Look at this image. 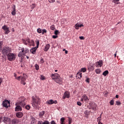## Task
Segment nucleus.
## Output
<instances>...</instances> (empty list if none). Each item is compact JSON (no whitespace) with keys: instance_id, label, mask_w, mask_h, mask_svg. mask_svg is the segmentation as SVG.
Here are the masks:
<instances>
[{"instance_id":"f257e3e1","label":"nucleus","mask_w":124,"mask_h":124,"mask_svg":"<svg viewBox=\"0 0 124 124\" xmlns=\"http://www.w3.org/2000/svg\"><path fill=\"white\" fill-rule=\"evenodd\" d=\"M18 102L16 105L15 111L18 112L22 111V107H24L26 105V98L25 97H20L18 99Z\"/></svg>"},{"instance_id":"f03ea898","label":"nucleus","mask_w":124,"mask_h":124,"mask_svg":"<svg viewBox=\"0 0 124 124\" xmlns=\"http://www.w3.org/2000/svg\"><path fill=\"white\" fill-rule=\"evenodd\" d=\"M40 98L37 96H32V106L33 107H37L40 104Z\"/></svg>"},{"instance_id":"7ed1b4c3","label":"nucleus","mask_w":124,"mask_h":124,"mask_svg":"<svg viewBox=\"0 0 124 124\" xmlns=\"http://www.w3.org/2000/svg\"><path fill=\"white\" fill-rule=\"evenodd\" d=\"M51 78L54 80L56 83H60L62 81V78L58 73H55L51 75Z\"/></svg>"},{"instance_id":"20e7f679","label":"nucleus","mask_w":124,"mask_h":124,"mask_svg":"<svg viewBox=\"0 0 124 124\" xmlns=\"http://www.w3.org/2000/svg\"><path fill=\"white\" fill-rule=\"evenodd\" d=\"M27 75H26L25 74H23V76H20L17 78H16L17 80H18V81H20V79H21V84H22L23 85H24V86H25V85H26V84L25 81H26V80H27Z\"/></svg>"},{"instance_id":"39448f33","label":"nucleus","mask_w":124,"mask_h":124,"mask_svg":"<svg viewBox=\"0 0 124 124\" xmlns=\"http://www.w3.org/2000/svg\"><path fill=\"white\" fill-rule=\"evenodd\" d=\"M7 58L8 61H10V62H12V61H15L16 59V55H15V54L14 53H10L7 55Z\"/></svg>"},{"instance_id":"423d86ee","label":"nucleus","mask_w":124,"mask_h":124,"mask_svg":"<svg viewBox=\"0 0 124 124\" xmlns=\"http://www.w3.org/2000/svg\"><path fill=\"white\" fill-rule=\"evenodd\" d=\"M11 53V48L9 47H4L2 50V53L4 56H7L8 54Z\"/></svg>"},{"instance_id":"0eeeda50","label":"nucleus","mask_w":124,"mask_h":124,"mask_svg":"<svg viewBox=\"0 0 124 124\" xmlns=\"http://www.w3.org/2000/svg\"><path fill=\"white\" fill-rule=\"evenodd\" d=\"M25 55H26L25 53V48H22V52H19L18 54V57H19V58H21V60H23V59H24V56H25Z\"/></svg>"},{"instance_id":"6e6552de","label":"nucleus","mask_w":124,"mask_h":124,"mask_svg":"<svg viewBox=\"0 0 124 124\" xmlns=\"http://www.w3.org/2000/svg\"><path fill=\"white\" fill-rule=\"evenodd\" d=\"M58 103V101L57 100H53L52 99L47 100L46 102V104L48 105H52V104H57Z\"/></svg>"},{"instance_id":"1a4fd4ad","label":"nucleus","mask_w":124,"mask_h":124,"mask_svg":"<svg viewBox=\"0 0 124 124\" xmlns=\"http://www.w3.org/2000/svg\"><path fill=\"white\" fill-rule=\"evenodd\" d=\"M2 29L4 31L5 34H8L10 32L9 29L6 25H4L2 27Z\"/></svg>"},{"instance_id":"9d476101","label":"nucleus","mask_w":124,"mask_h":124,"mask_svg":"<svg viewBox=\"0 0 124 124\" xmlns=\"http://www.w3.org/2000/svg\"><path fill=\"white\" fill-rule=\"evenodd\" d=\"M26 42L29 43L30 46H34V41L33 40H30V38L26 39Z\"/></svg>"},{"instance_id":"9b49d317","label":"nucleus","mask_w":124,"mask_h":124,"mask_svg":"<svg viewBox=\"0 0 124 124\" xmlns=\"http://www.w3.org/2000/svg\"><path fill=\"white\" fill-rule=\"evenodd\" d=\"M102 65H103V61L102 60H100L96 62L95 66L96 67H101Z\"/></svg>"},{"instance_id":"f8f14e48","label":"nucleus","mask_w":124,"mask_h":124,"mask_svg":"<svg viewBox=\"0 0 124 124\" xmlns=\"http://www.w3.org/2000/svg\"><path fill=\"white\" fill-rule=\"evenodd\" d=\"M70 94H69V92L66 91L64 93V94L62 96L63 99H65V98H69Z\"/></svg>"},{"instance_id":"ddd939ff","label":"nucleus","mask_w":124,"mask_h":124,"mask_svg":"<svg viewBox=\"0 0 124 124\" xmlns=\"http://www.w3.org/2000/svg\"><path fill=\"white\" fill-rule=\"evenodd\" d=\"M2 121H3V123H4L5 124H8V123L10 122V118L7 117H4L3 118H2Z\"/></svg>"},{"instance_id":"4468645a","label":"nucleus","mask_w":124,"mask_h":124,"mask_svg":"<svg viewBox=\"0 0 124 124\" xmlns=\"http://www.w3.org/2000/svg\"><path fill=\"white\" fill-rule=\"evenodd\" d=\"M37 49V48L36 47H33L30 50V52L33 54V55H35L36 53V50Z\"/></svg>"},{"instance_id":"2eb2a0df","label":"nucleus","mask_w":124,"mask_h":124,"mask_svg":"<svg viewBox=\"0 0 124 124\" xmlns=\"http://www.w3.org/2000/svg\"><path fill=\"white\" fill-rule=\"evenodd\" d=\"M8 104H9V102L8 100L3 101L2 103V105L3 107H8Z\"/></svg>"},{"instance_id":"dca6fc26","label":"nucleus","mask_w":124,"mask_h":124,"mask_svg":"<svg viewBox=\"0 0 124 124\" xmlns=\"http://www.w3.org/2000/svg\"><path fill=\"white\" fill-rule=\"evenodd\" d=\"M12 124H19V120L17 119H14L12 120Z\"/></svg>"},{"instance_id":"f3484780","label":"nucleus","mask_w":124,"mask_h":124,"mask_svg":"<svg viewBox=\"0 0 124 124\" xmlns=\"http://www.w3.org/2000/svg\"><path fill=\"white\" fill-rule=\"evenodd\" d=\"M49 49H50V44H47L46 45L45 47L44 48L45 52H47V51H48Z\"/></svg>"},{"instance_id":"a211bd4d","label":"nucleus","mask_w":124,"mask_h":124,"mask_svg":"<svg viewBox=\"0 0 124 124\" xmlns=\"http://www.w3.org/2000/svg\"><path fill=\"white\" fill-rule=\"evenodd\" d=\"M16 116L17 118H22L23 117V113L21 112H18L16 113Z\"/></svg>"},{"instance_id":"6ab92c4d","label":"nucleus","mask_w":124,"mask_h":124,"mask_svg":"<svg viewBox=\"0 0 124 124\" xmlns=\"http://www.w3.org/2000/svg\"><path fill=\"white\" fill-rule=\"evenodd\" d=\"M88 70H89V71H93L94 70V66H88Z\"/></svg>"},{"instance_id":"aec40b11","label":"nucleus","mask_w":124,"mask_h":124,"mask_svg":"<svg viewBox=\"0 0 124 124\" xmlns=\"http://www.w3.org/2000/svg\"><path fill=\"white\" fill-rule=\"evenodd\" d=\"M77 78H78V79H81L82 78V73L80 72L79 71L78 73L77 76Z\"/></svg>"},{"instance_id":"412c9836","label":"nucleus","mask_w":124,"mask_h":124,"mask_svg":"<svg viewBox=\"0 0 124 124\" xmlns=\"http://www.w3.org/2000/svg\"><path fill=\"white\" fill-rule=\"evenodd\" d=\"M83 98L84 99V101H89V98L87 96V95L84 94L82 96Z\"/></svg>"},{"instance_id":"4be33fe9","label":"nucleus","mask_w":124,"mask_h":124,"mask_svg":"<svg viewBox=\"0 0 124 124\" xmlns=\"http://www.w3.org/2000/svg\"><path fill=\"white\" fill-rule=\"evenodd\" d=\"M109 74V71L108 70H106L103 73V75L104 76H107V75Z\"/></svg>"},{"instance_id":"5701e85b","label":"nucleus","mask_w":124,"mask_h":124,"mask_svg":"<svg viewBox=\"0 0 124 124\" xmlns=\"http://www.w3.org/2000/svg\"><path fill=\"white\" fill-rule=\"evenodd\" d=\"M112 2L115 4H120V0H112Z\"/></svg>"},{"instance_id":"b1692460","label":"nucleus","mask_w":124,"mask_h":124,"mask_svg":"<svg viewBox=\"0 0 124 124\" xmlns=\"http://www.w3.org/2000/svg\"><path fill=\"white\" fill-rule=\"evenodd\" d=\"M87 71V68L84 67L81 69L79 71V72H86Z\"/></svg>"},{"instance_id":"393cba45","label":"nucleus","mask_w":124,"mask_h":124,"mask_svg":"<svg viewBox=\"0 0 124 124\" xmlns=\"http://www.w3.org/2000/svg\"><path fill=\"white\" fill-rule=\"evenodd\" d=\"M100 72H101V70H100V69H97L95 70V73L96 74H100Z\"/></svg>"},{"instance_id":"a878e982","label":"nucleus","mask_w":124,"mask_h":124,"mask_svg":"<svg viewBox=\"0 0 124 124\" xmlns=\"http://www.w3.org/2000/svg\"><path fill=\"white\" fill-rule=\"evenodd\" d=\"M50 30H51V31H55V30H56V28H55V25H51L50 26Z\"/></svg>"},{"instance_id":"bb28decb","label":"nucleus","mask_w":124,"mask_h":124,"mask_svg":"<svg viewBox=\"0 0 124 124\" xmlns=\"http://www.w3.org/2000/svg\"><path fill=\"white\" fill-rule=\"evenodd\" d=\"M25 109H26L27 110H30L31 109V106L27 105L26 107H25Z\"/></svg>"},{"instance_id":"cd10ccee","label":"nucleus","mask_w":124,"mask_h":124,"mask_svg":"<svg viewBox=\"0 0 124 124\" xmlns=\"http://www.w3.org/2000/svg\"><path fill=\"white\" fill-rule=\"evenodd\" d=\"M30 52V50L28 48H25L24 49V53L25 54H27V53H29Z\"/></svg>"},{"instance_id":"c85d7f7f","label":"nucleus","mask_w":124,"mask_h":124,"mask_svg":"<svg viewBox=\"0 0 124 124\" xmlns=\"http://www.w3.org/2000/svg\"><path fill=\"white\" fill-rule=\"evenodd\" d=\"M37 31L38 33H41V32H42V30H41L40 28H39L37 30Z\"/></svg>"},{"instance_id":"c756f323","label":"nucleus","mask_w":124,"mask_h":124,"mask_svg":"<svg viewBox=\"0 0 124 124\" xmlns=\"http://www.w3.org/2000/svg\"><path fill=\"white\" fill-rule=\"evenodd\" d=\"M75 27L76 30H79V23L76 24Z\"/></svg>"},{"instance_id":"7c9ffc66","label":"nucleus","mask_w":124,"mask_h":124,"mask_svg":"<svg viewBox=\"0 0 124 124\" xmlns=\"http://www.w3.org/2000/svg\"><path fill=\"white\" fill-rule=\"evenodd\" d=\"M45 114V112L44 111H42L41 112H40L39 115L40 116H44Z\"/></svg>"},{"instance_id":"2f4dec72","label":"nucleus","mask_w":124,"mask_h":124,"mask_svg":"<svg viewBox=\"0 0 124 124\" xmlns=\"http://www.w3.org/2000/svg\"><path fill=\"white\" fill-rule=\"evenodd\" d=\"M42 34H44L45 33H46L47 32V30L46 29H43V30H42Z\"/></svg>"},{"instance_id":"473e14b6","label":"nucleus","mask_w":124,"mask_h":124,"mask_svg":"<svg viewBox=\"0 0 124 124\" xmlns=\"http://www.w3.org/2000/svg\"><path fill=\"white\" fill-rule=\"evenodd\" d=\"M71 123H72V119L69 117L68 124H71Z\"/></svg>"},{"instance_id":"72a5a7b5","label":"nucleus","mask_w":124,"mask_h":124,"mask_svg":"<svg viewBox=\"0 0 124 124\" xmlns=\"http://www.w3.org/2000/svg\"><path fill=\"white\" fill-rule=\"evenodd\" d=\"M35 67L36 70H38L39 69V66H38L37 64H35Z\"/></svg>"},{"instance_id":"f704fd0d","label":"nucleus","mask_w":124,"mask_h":124,"mask_svg":"<svg viewBox=\"0 0 124 124\" xmlns=\"http://www.w3.org/2000/svg\"><path fill=\"white\" fill-rule=\"evenodd\" d=\"M36 44L37 45L36 48H38V46H39V41H38V40L36 41Z\"/></svg>"},{"instance_id":"c9c22d12","label":"nucleus","mask_w":124,"mask_h":124,"mask_svg":"<svg viewBox=\"0 0 124 124\" xmlns=\"http://www.w3.org/2000/svg\"><path fill=\"white\" fill-rule=\"evenodd\" d=\"M12 15L13 16H15V15H16V11H12Z\"/></svg>"},{"instance_id":"e433bc0d","label":"nucleus","mask_w":124,"mask_h":124,"mask_svg":"<svg viewBox=\"0 0 124 124\" xmlns=\"http://www.w3.org/2000/svg\"><path fill=\"white\" fill-rule=\"evenodd\" d=\"M12 10L13 11H16V6L15 5H14V6L12 7Z\"/></svg>"},{"instance_id":"4c0bfd02","label":"nucleus","mask_w":124,"mask_h":124,"mask_svg":"<svg viewBox=\"0 0 124 124\" xmlns=\"http://www.w3.org/2000/svg\"><path fill=\"white\" fill-rule=\"evenodd\" d=\"M22 41H23L24 44H25V45H28V44L27 43L26 40L22 39Z\"/></svg>"},{"instance_id":"58836bf2","label":"nucleus","mask_w":124,"mask_h":124,"mask_svg":"<svg viewBox=\"0 0 124 124\" xmlns=\"http://www.w3.org/2000/svg\"><path fill=\"white\" fill-rule=\"evenodd\" d=\"M85 82L88 83H90V78H87L85 80Z\"/></svg>"},{"instance_id":"ea45409f","label":"nucleus","mask_w":124,"mask_h":124,"mask_svg":"<svg viewBox=\"0 0 124 124\" xmlns=\"http://www.w3.org/2000/svg\"><path fill=\"white\" fill-rule=\"evenodd\" d=\"M116 105H118V106H120L121 105V104H122V103H121V102L119 101H117L116 102Z\"/></svg>"},{"instance_id":"a19ab883","label":"nucleus","mask_w":124,"mask_h":124,"mask_svg":"<svg viewBox=\"0 0 124 124\" xmlns=\"http://www.w3.org/2000/svg\"><path fill=\"white\" fill-rule=\"evenodd\" d=\"M54 34H55V35H58V34H59V31L56 30L54 31Z\"/></svg>"},{"instance_id":"79ce46f5","label":"nucleus","mask_w":124,"mask_h":124,"mask_svg":"<svg viewBox=\"0 0 124 124\" xmlns=\"http://www.w3.org/2000/svg\"><path fill=\"white\" fill-rule=\"evenodd\" d=\"M110 105H114V100H111L109 102Z\"/></svg>"},{"instance_id":"37998d69","label":"nucleus","mask_w":124,"mask_h":124,"mask_svg":"<svg viewBox=\"0 0 124 124\" xmlns=\"http://www.w3.org/2000/svg\"><path fill=\"white\" fill-rule=\"evenodd\" d=\"M48 1L50 3H54V2H55V0H48Z\"/></svg>"},{"instance_id":"c03bdc74","label":"nucleus","mask_w":124,"mask_h":124,"mask_svg":"<svg viewBox=\"0 0 124 124\" xmlns=\"http://www.w3.org/2000/svg\"><path fill=\"white\" fill-rule=\"evenodd\" d=\"M97 121L98 122H100V121H101V116L97 118Z\"/></svg>"},{"instance_id":"a18cd8bd","label":"nucleus","mask_w":124,"mask_h":124,"mask_svg":"<svg viewBox=\"0 0 124 124\" xmlns=\"http://www.w3.org/2000/svg\"><path fill=\"white\" fill-rule=\"evenodd\" d=\"M42 124H50V123L48 121H45Z\"/></svg>"},{"instance_id":"49530a36","label":"nucleus","mask_w":124,"mask_h":124,"mask_svg":"<svg viewBox=\"0 0 124 124\" xmlns=\"http://www.w3.org/2000/svg\"><path fill=\"white\" fill-rule=\"evenodd\" d=\"M52 38H54V39H56V38H58V36L57 35H53Z\"/></svg>"},{"instance_id":"de8ad7c7","label":"nucleus","mask_w":124,"mask_h":124,"mask_svg":"<svg viewBox=\"0 0 124 124\" xmlns=\"http://www.w3.org/2000/svg\"><path fill=\"white\" fill-rule=\"evenodd\" d=\"M50 124H57V123H56V122H55V121L53 120L51 122Z\"/></svg>"},{"instance_id":"09e8293b","label":"nucleus","mask_w":124,"mask_h":124,"mask_svg":"<svg viewBox=\"0 0 124 124\" xmlns=\"http://www.w3.org/2000/svg\"><path fill=\"white\" fill-rule=\"evenodd\" d=\"M41 79L42 80H45V77L43 76H41Z\"/></svg>"},{"instance_id":"8fccbe9b","label":"nucleus","mask_w":124,"mask_h":124,"mask_svg":"<svg viewBox=\"0 0 124 124\" xmlns=\"http://www.w3.org/2000/svg\"><path fill=\"white\" fill-rule=\"evenodd\" d=\"M79 39H81V40H84L85 38H84V36H80Z\"/></svg>"},{"instance_id":"3c124183","label":"nucleus","mask_w":124,"mask_h":124,"mask_svg":"<svg viewBox=\"0 0 124 124\" xmlns=\"http://www.w3.org/2000/svg\"><path fill=\"white\" fill-rule=\"evenodd\" d=\"M77 105H78V106H81V105H82V103H81L80 102H78Z\"/></svg>"},{"instance_id":"603ef678","label":"nucleus","mask_w":124,"mask_h":124,"mask_svg":"<svg viewBox=\"0 0 124 124\" xmlns=\"http://www.w3.org/2000/svg\"><path fill=\"white\" fill-rule=\"evenodd\" d=\"M35 8V4H32V9H33V8Z\"/></svg>"},{"instance_id":"864d4df0","label":"nucleus","mask_w":124,"mask_h":124,"mask_svg":"<svg viewBox=\"0 0 124 124\" xmlns=\"http://www.w3.org/2000/svg\"><path fill=\"white\" fill-rule=\"evenodd\" d=\"M82 27H84V25L83 24H78V27L79 28H82Z\"/></svg>"},{"instance_id":"5fc2aeb1","label":"nucleus","mask_w":124,"mask_h":124,"mask_svg":"<svg viewBox=\"0 0 124 124\" xmlns=\"http://www.w3.org/2000/svg\"><path fill=\"white\" fill-rule=\"evenodd\" d=\"M40 62H44V59H43V58L41 59Z\"/></svg>"},{"instance_id":"6e6d98bb","label":"nucleus","mask_w":124,"mask_h":124,"mask_svg":"<svg viewBox=\"0 0 124 124\" xmlns=\"http://www.w3.org/2000/svg\"><path fill=\"white\" fill-rule=\"evenodd\" d=\"M1 83H2V79L1 78H0V86L1 85Z\"/></svg>"},{"instance_id":"4d7b16f0","label":"nucleus","mask_w":124,"mask_h":124,"mask_svg":"<svg viewBox=\"0 0 124 124\" xmlns=\"http://www.w3.org/2000/svg\"><path fill=\"white\" fill-rule=\"evenodd\" d=\"M117 52H118V51H116L115 54H114L115 58H116V57L117 56Z\"/></svg>"},{"instance_id":"13d9d810","label":"nucleus","mask_w":124,"mask_h":124,"mask_svg":"<svg viewBox=\"0 0 124 124\" xmlns=\"http://www.w3.org/2000/svg\"><path fill=\"white\" fill-rule=\"evenodd\" d=\"M2 117H0V122H1V121H2Z\"/></svg>"},{"instance_id":"bf43d9fd","label":"nucleus","mask_w":124,"mask_h":124,"mask_svg":"<svg viewBox=\"0 0 124 124\" xmlns=\"http://www.w3.org/2000/svg\"><path fill=\"white\" fill-rule=\"evenodd\" d=\"M68 51L67 50L65 51V54H68Z\"/></svg>"},{"instance_id":"052dcab7","label":"nucleus","mask_w":124,"mask_h":124,"mask_svg":"<svg viewBox=\"0 0 124 124\" xmlns=\"http://www.w3.org/2000/svg\"><path fill=\"white\" fill-rule=\"evenodd\" d=\"M115 97H116V98H119V95H116V96H115Z\"/></svg>"},{"instance_id":"680f3d73","label":"nucleus","mask_w":124,"mask_h":124,"mask_svg":"<svg viewBox=\"0 0 124 124\" xmlns=\"http://www.w3.org/2000/svg\"><path fill=\"white\" fill-rule=\"evenodd\" d=\"M14 77H16V78H17V75L15 74H14Z\"/></svg>"},{"instance_id":"e2e57ef3","label":"nucleus","mask_w":124,"mask_h":124,"mask_svg":"<svg viewBox=\"0 0 124 124\" xmlns=\"http://www.w3.org/2000/svg\"><path fill=\"white\" fill-rule=\"evenodd\" d=\"M56 2H57V3H61V1H59V0H57L56 1Z\"/></svg>"},{"instance_id":"0e129e2a","label":"nucleus","mask_w":124,"mask_h":124,"mask_svg":"<svg viewBox=\"0 0 124 124\" xmlns=\"http://www.w3.org/2000/svg\"><path fill=\"white\" fill-rule=\"evenodd\" d=\"M0 49H1V43L0 42Z\"/></svg>"},{"instance_id":"69168bd1","label":"nucleus","mask_w":124,"mask_h":124,"mask_svg":"<svg viewBox=\"0 0 124 124\" xmlns=\"http://www.w3.org/2000/svg\"><path fill=\"white\" fill-rule=\"evenodd\" d=\"M84 98L81 99V101H84Z\"/></svg>"},{"instance_id":"338daca9","label":"nucleus","mask_w":124,"mask_h":124,"mask_svg":"<svg viewBox=\"0 0 124 124\" xmlns=\"http://www.w3.org/2000/svg\"><path fill=\"white\" fill-rule=\"evenodd\" d=\"M108 92H106L105 94H108Z\"/></svg>"},{"instance_id":"774afa93","label":"nucleus","mask_w":124,"mask_h":124,"mask_svg":"<svg viewBox=\"0 0 124 124\" xmlns=\"http://www.w3.org/2000/svg\"><path fill=\"white\" fill-rule=\"evenodd\" d=\"M12 31H13V32H14V28L12 29Z\"/></svg>"}]
</instances>
